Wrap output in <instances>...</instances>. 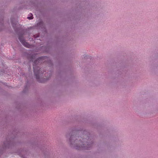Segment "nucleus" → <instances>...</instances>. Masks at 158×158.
Masks as SVG:
<instances>
[{"label": "nucleus", "mask_w": 158, "mask_h": 158, "mask_svg": "<svg viewBox=\"0 0 158 158\" xmlns=\"http://www.w3.org/2000/svg\"><path fill=\"white\" fill-rule=\"evenodd\" d=\"M80 125H75L69 129L66 135L70 146L78 150H90L94 143L89 132L83 130Z\"/></svg>", "instance_id": "obj_1"}, {"label": "nucleus", "mask_w": 158, "mask_h": 158, "mask_svg": "<svg viewBox=\"0 0 158 158\" xmlns=\"http://www.w3.org/2000/svg\"><path fill=\"white\" fill-rule=\"evenodd\" d=\"M46 57V56H42L39 57L34 61L33 64L34 75L37 81L40 83H44L49 80L51 76L50 73L49 76L46 78H41L40 77V75H41L43 73L44 71L43 72V69L41 68L38 65L40 64L44 60L43 59L44 58Z\"/></svg>", "instance_id": "obj_2"}, {"label": "nucleus", "mask_w": 158, "mask_h": 158, "mask_svg": "<svg viewBox=\"0 0 158 158\" xmlns=\"http://www.w3.org/2000/svg\"><path fill=\"white\" fill-rule=\"evenodd\" d=\"M20 132L17 129H13L11 131H10L8 133V135L6 138V141L4 143L3 149L11 148L16 145L17 143L16 142L15 138L17 136H20Z\"/></svg>", "instance_id": "obj_3"}, {"label": "nucleus", "mask_w": 158, "mask_h": 158, "mask_svg": "<svg viewBox=\"0 0 158 158\" xmlns=\"http://www.w3.org/2000/svg\"><path fill=\"white\" fill-rule=\"evenodd\" d=\"M92 126L94 128H97L98 131V133L100 134V130H101L102 131H104L106 133V128L104 127L102 125L98 123L97 122L94 123L92 124Z\"/></svg>", "instance_id": "obj_4"}, {"label": "nucleus", "mask_w": 158, "mask_h": 158, "mask_svg": "<svg viewBox=\"0 0 158 158\" xmlns=\"http://www.w3.org/2000/svg\"><path fill=\"white\" fill-rule=\"evenodd\" d=\"M36 27L37 29H40L44 28V23L42 21H40L38 23L36 26Z\"/></svg>", "instance_id": "obj_5"}, {"label": "nucleus", "mask_w": 158, "mask_h": 158, "mask_svg": "<svg viewBox=\"0 0 158 158\" xmlns=\"http://www.w3.org/2000/svg\"><path fill=\"white\" fill-rule=\"evenodd\" d=\"M9 116H6V117H5V118H4V119H2V120L1 121V123H0L1 125H5L6 126H7L9 122H8V118Z\"/></svg>", "instance_id": "obj_6"}, {"label": "nucleus", "mask_w": 158, "mask_h": 158, "mask_svg": "<svg viewBox=\"0 0 158 158\" xmlns=\"http://www.w3.org/2000/svg\"><path fill=\"white\" fill-rule=\"evenodd\" d=\"M18 35V39L20 41L22 44L25 41V40L24 38L23 35V34L22 33H19Z\"/></svg>", "instance_id": "obj_7"}, {"label": "nucleus", "mask_w": 158, "mask_h": 158, "mask_svg": "<svg viewBox=\"0 0 158 158\" xmlns=\"http://www.w3.org/2000/svg\"><path fill=\"white\" fill-rule=\"evenodd\" d=\"M10 22L12 26H15V25H17V22L15 18L12 17L11 18Z\"/></svg>", "instance_id": "obj_8"}, {"label": "nucleus", "mask_w": 158, "mask_h": 158, "mask_svg": "<svg viewBox=\"0 0 158 158\" xmlns=\"http://www.w3.org/2000/svg\"><path fill=\"white\" fill-rule=\"evenodd\" d=\"M3 25V17L1 16L0 19V27H2ZM1 31V29L0 28V31Z\"/></svg>", "instance_id": "obj_9"}, {"label": "nucleus", "mask_w": 158, "mask_h": 158, "mask_svg": "<svg viewBox=\"0 0 158 158\" xmlns=\"http://www.w3.org/2000/svg\"><path fill=\"white\" fill-rule=\"evenodd\" d=\"M15 31L17 33L19 34V32L20 30V28L17 27L16 25H15V26H12Z\"/></svg>", "instance_id": "obj_10"}, {"label": "nucleus", "mask_w": 158, "mask_h": 158, "mask_svg": "<svg viewBox=\"0 0 158 158\" xmlns=\"http://www.w3.org/2000/svg\"><path fill=\"white\" fill-rule=\"evenodd\" d=\"M22 44L25 47L28 48H29L30 46L29 44L28 43L26 42V41L23 42Z\"/></svg>", "instance_id": "obj_11"}, {"label": "nucleus", "mask_w": 158, "mask_h": 158, "mask_svg": "<svg viewBox=\"0 0 158 158\" xmlns=\"http://www.w3.org/2000/svg\"><path fill=\"white\" fill-rule=\"evenodd\" d=\"M27 19L29 20L32 19H33V15L32 14L30 13L28 14Z\"/></svg>", "instance_id": "obj_12"}, {"label": "nucleus", "mask_w": 158, "mask_h": 158, "mask_svg": "<svg viewBox=\"0 0 158 158\" xmlns=\"http://www.w3.org/2000/svg\"><path fill=\"white\" fill-rule=\"evenodd\" d=\"M27 90V86H25L24 89H23V93H26Z\"/></svg>", "instance_id": "obj_13"}, {"label": "nucleus", "mask_w": 158, "mask_h": 158, "mask_svg": "<svg viewBox=\"0 0 158 158\" xmlns=\"http://www.w3.org/2000/svg\"><path fill=\"white\" fill-rule=\"evenodd\" d=\"M19 106H17L16 107V108L18 109H21V108H20V107L21 106V104H19Z\"/></svg>", "instance_id": "obj_14"}, {"label": "nucleus", "mask_w": 158, "mask_h": 158, "mask_svg": "<svg viewBox=\"0 0 158 158\" xmlns=\"http://www.w3.org/2000/svg\"><path fill=\"white\" fill-rule=\"evenodd\" d=\"M33 36L35 38H37L38 37H39V36L38 35L36 34L35 35H34Z\"/></svg>", "instance_id": "obj_15"}, {"label": "nucleus", "mask_w": 158, "mask_h": 158, "mask_svg": "<svg viewBox=\"0 0 158 158\" xmlns=\"http://www.w3.org/2000/svg\"><path fill=\"white\" fill-rule=\"evenodd\" d=\"M3 153V149L2 148L0 149V156Z\"/></svg>", "instance_id": "obj_16"}, {"label": "nucleus", "mask_w": 158, "mask_h": 158, "mask_svg": "<svg viewBox=\"0 0 158 158\" xmlns=\"http://www.w3.org/2000/svg\"><path fill=\"white\" fill-rule=\"evenodd\" d=\"M58 73V75L59 76H60L61 75V74L62 73V72H60V73Z\"/></svg>", "instance_id": "obj_17"}, {"label": "nucleus", "mask_w": 158, "mask_h": 158, "mask_svg": "<svg viewBox=\"0 0 158 158\" xmlns=\"http://www.w3.org/2000/svg\"><path fill=\"white\" fill-rule=\"evenodd\" d=\"M31 60L32 61H33V60H32V59H33V56H31Z\"/></svg>", "instance_id": "obj_18"}, {"label": "nucleus", "mask_w": 158, "mask_h": 158, "mask_svg": "<svg viewBox=\"0 0 158 158\" xmlns=\"http://www.w3.org/2000/svg\"><path fill=\"white\" fill-rule=\"evenodd\" d=\"M6 84H7V83H4V84L5 85H6Z\"/></svg>", "instance_id": "obj_19"}, {"label": "nucleus", "mask_w": 158, "mask_h": 158, "mask_svg": "<svg viewBox=\"0 0 158 158\" xmlns=\"http://www.w3.org/2000/svg\"><path fill=\"white\" fill-rule=\"evenodd\" d=\"M48 73L47 74H45V76H48Z\"/></svg>", "instance_id": "obj_20"}, {"label": "nucleus", "mask_w": 158, "mask_h": 158, "mask_svg": "<svg viewBox=\"0 0 158 158\" xmlns=\"http://www.w3.org/2000/svg\"><path fill=\"white\" fill-rule=\"evenodd\" d=\"M41 150H42V151H43V152H43V150L42 148H41Z\"/></svg>", "instance_id": "obj_21"}, {"label": "nucleus", "mask_w": 158, "mask_h": 158, "mask_svg": "<svg viewBox=\"0 0 158 158\" xmlns=\"http://www.w3.org/2000/svg\"><path fill=\"white\" fill-rule=\"evenodd\" d=\"M157 110H158V107H157Z\"/></svg>", "instance_id": "obj_22"}]
</instances>
